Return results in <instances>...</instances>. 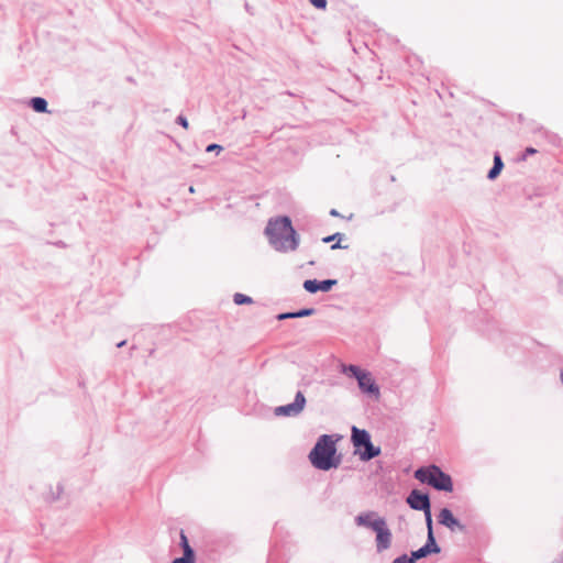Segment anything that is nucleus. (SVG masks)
Instances as JSON below:
<instances>
[{
	"label": "nucleus",
	"instance_id": "obj_1",
	"mask_svg": "<svg viewBox=\"0 0 563 563\" xmlns=\"http://www.w3.org/2000/svg\"><path fill=\"white\" fill-rule=\"evenodd\" d=\"M335 442L329 434H322L309 453L311 464L321 471H329L338 467L340 459L335 457Z\"/></svg>",
	"mask_w": 563,
	"mask_h": 563
},
{
	"label": "nucleus",
	"instance_id": "obj_2",
	"mask_svg": "<svg viewBox=\"0 0 563 563\" xmlns=\"http://www.w3.org/2000/svg\"><path fill=\"white\" fill-rule=\"evenodd\" d=\"M415 478L426 483L437 490L451 493L453 490L452 477L444 473L438 465L431 464L415 471Z\"/></svg>",
	"mask_w": 563,
	"mask_h": 563
},
{
	"label": "nucleus",
	"instance_id": "obj_3",
	"mask_svg": "<svg viewBox=\"0 0 563 563\" xmlns=\"http://www.w3.org/2000/svg\"><path fill=\"white\" fill-rule=\"evenodd\" d=\"M306 402L307 401L303 393L299 390L297 391L295 399L291 404L278 406L275 408L274 412L278 417H297L305 409Z\"/></svg>",
	"mask_w": 563,
	"mask_h": 563
},
{
	"label": "nucleus",
	"instance_id": "obj_4",
	"mask_svg": "<svg viewBox=\"0 0 563 563\" xmlns=\"http://www.w3.org/2000/svg\"><path fill=\"white\" fill-rule=\"evenodd\" d=\"M408 506L418 511H427L431 508L430 496L419 489H412L406 498Z\"/></svg>",
	"mask_w": 563,
	"mask_h": 563
},
{
	"label": "nucleus",
	"instance_id": "obj_5",
	"mask_svg": "<svg viewBox=\"0 0 563 563\" xmlns=\"http://www.w3.org/2000/svg\"><path fill=\"white\" fill-rule=\"evenodd\" d=\"M357 385L362 393L374 396L376 399L379 398V387L369 372L365 371L357 377Z\"/></svg>",
	"mask_w": 563,
	"mask_h": 563
},
{
	"label": "nucleus",
	"instance_id": "obj_6",
	"mask_svg": "<svg viewBox=\"0 0 563 563\" xmlns=\"http://www.w3.org/2000/svg\"><path fill=\"white\" fill-rule=\"evenodd\" d=\"M385 521V518L378 517L375 511H366L355 517V523L360 527H366L376 531Z\"/></svg>",
	"mask_w": 563,
	"mask_h": 563
},
{
	"label": "nucleus",
	"instance_id": "obj_7",
	"mask_svg": "<svg viewBox=\"0 0 563 563\" xmlns=\"http://www.w3.org/2000/svg\"><path fill=\"white\" fill-rule=\"evenodd\" d=\"M336 284H338L336 279H324V280L307 279L303 282V289L310 294H316L317 291L328 292Z\"/></svg>",
	"mask_w": 563,
	"mask_h": 563
},
{
	"label": "nucleus",
	"instance_id": "obj_8",
	"mask_svg": "<svg viewBox=\"0 0 563 563\" xmlns=\"http://www.w3.org/2000/svg\"><path fill=\"white\" fill-rule=\"evenodd\" d=\"M439 523L449 528L451 531L460 530L465 531V526L462 525L452 514L449 508L441 509L438 516Z\"/></svg>",
	"mask_w": 563,
	"mask_h": 563
},
{
	"label": "nucleus",
	"instance_id": "obj_9",
	"mask_svg": "<svg viewBox=\"0 0 563 563\" xmlns=\"http://www.w3.org/2000/svg\"><path fill=\"white\" fill-rule=\"evenodd\" d=\"M376 549L377 552H383L391 545V532L387 527L386 520L376 529Z\"/></svg>",
	"mask_w": 563,
	"mask_h": 563
},
{
	"label": "nucleus",
	"instance_id": "obj_10",
	"mask_svg": "<svg viewBox=\"0 0 563 563\" xmlns=\"http://www.w3.org/2000/svg\"><path fill=\"white\" fill-rule=\"evenodd\" d=\"M180 547L183 548L184 554L180 558L174 559L173 563H195V551L190 547L184 530L180 531Z\"/></svg>",
	"mask_w": 563,
	"mask_h": 563
},
{
	"label": "nucleus",
	"instance_id": "obj_11",
	"mask_svg": "<svg viewBox=\"0 0 563 563\" xmlns=\"http://www.w3.org/2000/svg\"><path fill=\"white\" fill-rule=\"evenodd\" d=\"M352 443L356 450H360L363 445H365L371 440V434L365 429H358L356 427H352Z\"/></svg>",
	"mask_w": 563,
	"mask_h": 563
},
{
	"label": "nucleus",
	"instance_id": "obj_12",
	"mask_svg": "<svg viewBox=\"0 0 563 563\" xmlns=\"http://www.w3.org/2000/svg\"><path fill=\"white\" fill-rule=\"evenodd\" d=\"M364 450L360 452V459L362 461H369L380 454V448L375 446L369 440L365 445L362 446Z\"/></svg>",
	"mask_w": 563,
	"mask_h": 563
},
{
	"label": "nucleus",
	"instance_id": "obj_13",
	"mask_svg": "<svg viewBox=\"0 0 563 563\" xmlns=\"http://www.w3.org/2000/svg\"><path fill=\"white\" fill-rule=\"evenodd\" d=\"M314 311L316 310L313 308H303V309H300V310L295 311V312H283V313H279V314H277L276 318L278 320L303 318V317L312 316L314 313Z\"/></svg>",
	"mask_w": 563,
	"mask_h": 563
},
{
	"label": "nucleus",
	"instance_id": "obj_14",
	"mask_svg": "<svg viewBox=\"0 0 563 563\" xmlns=\"http://www.w3.org/2000/svg\"><path fill=\"white\" fill-rule=\"evenodd\" d=\"M424 547L430 550V554H438L441 552V548L438 545L435 541L433 531L427 533V542Z\"/></svg>",
	"mask_w": 563,
	"mask_h": 563
},
{
	"label": "nucleus",
	"instance_id": "obj_15",
	"mask_svg": "<svg viewBox=\"0 0 563 563\" xmlns=\"http://www.w3.org/2000/svg\"><path fill=\"white\" fill-rule=\"evenodd\" d=\"M341 372L344 374H350L354 378L357 379V377H360L365 371H362L358 366L353 365V364H350V365L343 364L341 366Z\"/></svg>",
	"mask_w": 563,
	"mask_h": 563
},
{
	"label": "nucleus",
	"instance_id": "obj_16",
	"mask_svg": "<svg viewBox=\"0 0 563 563\" xmlns=\"http://www.w3.org/2000/svg\"><path fill=\"white\" fill-rule=\"evenodd\" d=\"M31 104L34 111L36 112H45L47 108V102L45 99L41 97H35L31 100Z\"/></svg>",
	"mask_w": 563,
	"mask_h": 563
},
{
	"label": "nucleus",
	"instance_id": "obj_17",
	"mask_svg": "<svg viewBox=\"0 0 563 563\" xmlns=\"http://www.w3.org/2000/svg\"><path fill=\"white\" fill-rule=\"evenodd\" d=\"M233 301H234L235 305L241 306V305L252 303L253 299L250 296H247V295H244V294H241V292H236L233 296Z\"/></svg>",
	"mask_w": 563,
	"mask_h": 563
},
{
	"label": "nucleus",
	"instance_id": "obj_18",
	"mask_svg": "<svg viewBox=\"0 0 563 563\" xmlns=\"http://www.w3.org/2000/svg\"><path fill=\"white\" fill-rule=\"evenodd\" d=\"M428 555H430V550L423 545L420 549L411 552V561L415 560V562H417L418 560L423 559Z\"/></svg>",
	"mask_w": 563,
	"mask_h": 563
},
{
	"label": "nucleus",
	"instance_id": "obj_19",
	"mask_svg": "<svg viewBox=\"0 0 563 563\" xmlns=\"http://www.w3.org/2000/svg\"><path fill=\"white\" fill-rule=\"evenodd\" d=\"M423 514H424L427 530H428V533H430V531H433V520H432L431 508L429 510L424 511Z\"/></svg>",
	"mask_w": 563,
	"mask_h": 563
},
{
	"label": "nucleus",
	"instance_id": "obj_20",
	"mask_svg": "<svg viewBox=\"0 0 563 563\" xmlns=\"http://www.w3.org/2000/svg\"><path fill=\"white\" fill-rule=\"evenodd\" d=\"M391 563H416L415 560L411 562V555L408 556L407 554H401L398 558L394 559Z\"/></svg>",
	"mask_w": 563,
	"mask_h": 563
},
{
	"label": "nucleus",
	"instance_id": "obj_21",
	"mask_svg": "<svg viewBox=\"0 0 563 563\" xmlns=\"http://www.w3.org/2000/svg\"><path fill=\"white\" fill-rule=\"evenodd\" d=\"M177 122H178L183 128H185V129H188V126H189L187 119H186L185 117H183V115H179V117L177 118Z\"/></svg>",
	"mask_w": 563,
	"mask_h": 563
},
{
	"label": "nucleus",
	"instance_id": "obj_22",
	"mask_svg": "<svg viewBox=\"0 0 563 563\" xmlns=\"http://www.w3.org/2000/svg\"><path fill=\"white\" fill-rule=\"evenodd\" d=\"M217 151L218 153L222 151V146L218 144H211L207 147V152H213Z\"/></svg>",
	"mask_w": 563,
	"mask_h": 563
},
{
	"label": "nucleus",
	"instance_id": "obj_23",
	"mask_svg": "<svg viewBox=\"0 0 563 563\" xmlns=\"http://www.w3.org/2000/svg\"><path fill=\"white\" fill-rule=\"evenodd\" d=\"M125 343H126V341H125V340H123V341L119 342V343L117 344V346H118V347H122V346H124V345H125Z\"/></svg>",
	"mask_w": 563,
	"mask_h": 563
}]
</instances>
